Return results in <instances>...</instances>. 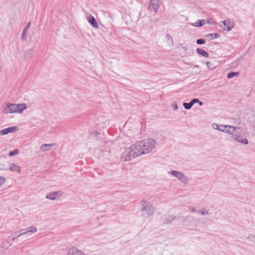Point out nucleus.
Here are the masks:
<instances>
[{"label": "nucleus", "mask_w": 255, "mask_h": 255, "mask_svg": "<svg viewBox=\"0 0 255 255\" xmlns=\"http://www.w3.org/2000/svg\"><path fill=\"white\" fill-rule=\"evenodd\" d=\"M155 143V140L151 138L145 139L136 142L138 155H141L150 152L154 148Z\"/></svg>", "instance_id": "nucleus-1"}, {"label": "nucleus", "mask_w": 255, "mask_h": 255, "mask_svg": "<svg viewBox=\"0 0 255 255\" xmlns=\"http://www.w3.org/2000/svg\"><path fill=\"white\" fill-rule=\"evenodd\" d=\"M137 147L135 143L133 145H130L129 147L126 148L125 150L122 154V159L125 161H129L134 158L135 157L139 156Z\"/></svg>", "instance_id": "nucleus-2"}, {"label": "nucleus", "mask_w": 255, "mask_h": 255, "mask_svg": "<svg viewBox=\"0 0 255 255\" xmlns=\"http://www.w3.org/2000/svg\"><path fill=\"white\" fill-rule=\"evenodd\" d=\"M141 210L142 216L144 218H148L152 215L154 212V207L149 202L143 201Z\"/></svg>", "instance_id": "nucleus-3"}, {"label": "nucleus", "mask_w": 255, "mask_h": 255, "mask_svg": "<svg viewBox=\"0 0 255 255\" xmlns=\"http://www.w3.org/2000/svg\"><path fill=\"white\" fill-rule=\"evenodd\" d=\"M170 174L174 177L178 178L182 183L187 184L189 182V179L183 173L180 171L172 170Z\"/></svg>", "instance_id": "nucleus-4"}, {"label": "nucleus", "mask_w": 255, "mask_h": 255, "mask_svg": "<svg viewBox=\"0 0 255 255\" xmlns=\"http://www.w3.org/2000/svg\"><path fill=\"white\" fill-rule=\"evenodd\" d=\"M63 192L61 191H54L46 194V198L51 200H58L63 195Z\"/></svg>", "instance_id": "nucleus-5"}, {"label": "nucleus", "mask_w": 255, "mask_h": 255, "mask_svg": "<svg viewBox=\"0 0 255 255\" xmlns=\"http://www.w3.org/2000/svg\"><path fill=\"white\" fill-rule=\"evenodd\" d=\"M232 138L235 141L240 142L244 144H248L249 141L248 139L244 138L238 130H236L235 133L232 136Z\"/></svg>", "instance_id": "nucleus-6"}, {"label": "nucleus", "mask_w": 255, "mask_h": 255, "mask_svg": "<svg viewBox=\"0 0 255 255\" xmlns=\"http://www.w3.org/2000/svg\"><path fill=\"white\" fill-rule=\"evenodd\" d=\"M67 255H86L82 251L74 247H69L67 250Z\"/></svg>", "instance_id": "nucleus-7"}, {"label": "nucleus", "mask_w": 255, "mask_h": 255, "mask_svg": "<svg viewBox=\"0 0 255 255\" xmlns=\"http://www.w3.org/2000/svg\"><path fill=\"white\" fill-rule=\"evenodd\" d=\"M159 0H150L148 4V9L156 12L159 8Z\"/></svg>", "instance_id": "nucleus-8"}, {"label": "nucleus", "mask_w": 255, "mask_h": 255, "mask_svg": "<svg viewBox=\"0 0 255 255\" xmlns=\"http://www.w3.org/2000/svg\"><path fill=\"white\" fill-rule=\"evenodd\" d=\"M16 104H9L7 105V107H6L4 112L5 113H16Z\"/></svg>", "instance_id": "nucleus-9"}, {"label": "nucleus", "mask_w": 255, "mask_h": 255, "mask_svg": "<svg viewBox=\"0 0 255 255\" xmlns=\"http://www.w3.org/2000/svg\"><path fill=\"white\" fill-rule=\"evenodd\" d=\"M88 21L94 27L98 28L99 25L95 18L91 14H89L87 16Z\"/></svg>", "instance_id": "nucleus-10"}, {"label": "nucleus", "mask_w": 255, "mask_h": 255, "mask_svg": "<svg viewBox=\"0 0 255 255\" xmlns=\"http://www.w3.org/2000/svg\"><path fill=\"white\" fill-rule=\"evenodd\" d=\"M240 129H241L240 127H233L232 126H228L227 125V128L225 129L224 132L229 133L233 136V134H234V133H235V131H236V130H238Z\"/></svg>", "instance_id": "nucleus-11"}, {"label": "nucleus", "mask_w": 255, "mask_h": 255, "mask_svg": "<svg viewBox=\"0 0 255 255\" xmlns=\"http://www.w3.org/2000/svg\"><path fill=\"white\" fill-rule=\"evenodd\" d=\"M8 170L12 171L17 172L18 173H20L21 172V168L20 166L16 165L15 164L11 163L9 165Z\"/></svg>", "instance_id": "nucleus-12"}, {"label": "nucleus", "mask_w": 255, "mask_h": 255, "mask_svg": "<svg viewBox=\"0 0 255 255\" xmlns=\"http://www.w3.org/2000/svg\"><path fill=\"white\" fill-rule=\"evenodd\" d=\"M26 230H27V231H25L24 233H20V234H19L17 236V237H19L22 235H25V234L29 233H31V234L34 233L37 231V229L36 227L35 226H31V227L28 228L26 229Z\"/></svg>", "instance_id": "nucleus-13"}, {"label": "nucleus", "mask_w": 255, "mask_h": 255, "mask_svg": "<svg viewBox=\"0 0 255 255\" xmlns=\"http://www.w3.org/2000/svg\"><path fill=\"white\" fill-rule=\"evenodd\" d=\"M16 113H21L24 110L26 109L27 106L25 104H16Z\"/></svg>", "instance_id": "nucleus-14"}, {"label": "nucleus", "mask_w": 255, "mask_h": 255, "mask_svg": "<svg viewBox=\"0 0 255 255\" xmlns=\"http://www.w3.org/2000/svg\"><path fill=\"white\" fill-rule=\"evenodd\" d=\"M175 219V216L173 215H166L163 218V223L168 224L171 223Z\"/></svg>", "instance_id": "nucleus-15"}, {"label": "nucleus", "mask_w": 255, "mask_h": 255, "mask_svg": "<svg viewBox=\"0 0 255 255\" xmlns=\"http://www.w3.org/2000/svg\"><path fill=\"white\" fill-rule=\"evenodd\" d=\"M54 145V143L52 144H43L40 147V149L41 151L45 152L50 149V147Z\"/></svg>", "instance_id": "nucleus-16"}, {"label": "nucleus", "mask_w": 255, "mask_h": 255, "mask_svg": "<svg viewBox=\"0 0 255 255\" xmlns=\"http://www.w3.org/2000/svg\"><path fill=\"white\" fill-rule=\"evenodd\" d=\"M196 52L199 55H200L202 56L203 57H208L209 56V54L207 52H206L205 50H203L201 48H198L196 49Z\"/></svg>", "instance_id": "nucleus-17"}, {"label": "nucleus", "mask_w": 255, "mask_h": 255, "mask_svg": "<svg viewBox=\"0 0 255 255\" xmlns=\"http://www.w3.org/2000/svg\"><path fill=\"white\" fill-rule=\"evenodd\" d=\"M34 53L33 49H29L25 51L24 53V57L25 59H29L31 57Z\"/></svg>", "instance_id": "nucleus-18"}, {"label": "nucleus", "mask_w": 255, "mask_h": 255, "mask_svg": "<svg viewBox=\"0 0 255 255\" xmlns=\"http://www.w3.org/2000/svg\"><path fill=\"white\" fill-rule=\"evenodd\" d=\"M30 24V22H29L27 25L24 27L21 35V38L22 40H24L26 38L27 31L29 28Z\"/></svg>", "instance_id": "nucleus-19"}, {"label": "nucleus", "mask_w": 255, "mask_h": 255, "mask_svg": "<svg viewBox=\"0 0 255 255\" xmlns=\"http://www.w3.org/2000/svg\"><path fill=\"white\" fill-rule=\"evenodd\" d=\"M18 128L16 126L11 127L5 128L6 134L9 133L14 132L18 130Z\"/></svg>", "instance_id": "nucleus-20"}, {"label": "nucleus", "mask_w": 255, "mask_h": 255, "mask_svg": "<svg viewBox=\"0 0 255 255\" xmlns=\"http://www.w3.org/2000/svg\"><path fill=\"white\" fill-rule=\"evenodd\" d=\"M206 37L210 38L212 40L213 39L219 37L220 34L217 33H209L206 35Z\"/></svg>", "instance_id": "nucleus-21"}, {"label": "nucleus", "mask_w": 255, "mask_h": 255, "mask_svg": "<svg viewBox=\"0 0 255 255\" xmlns=\"http://www.w3.org/2000/svg\"><path fill=\"white\" fill-rule=\"evenodd\" d=\"M229 20H224L223 21H222V23L223 24H224V25L225 26H226L227 27V28H226V30L228 31L231 30V29H232V28L233 27V26L232 25V26H230V25H227L229 24Z\"/></svg>", "instance_id": "nucleus-22"}, {"label": "nucleus", "mask_w": 255, "mask_h": 255, "mask_svg": "<svg viewBox=\"0 0 255 255\" xmlns=\"http://www.w3.org/2000/svg\"><path fill=\"white\" fill-rule=\"evenodd\" d=\"M239 74V72H230L228 74L227 78L229 79H230V78L235 77L236 76H238Z\"/></svg>", "instance_id": "nucleus-23"}, {"label": "nucleus", "mask_w": 255, "mask_h": 255, "mask_svg": "<svg viewBox=\"0 0 255 255\" xmlns=\"http://www.w3.org/2000/svg\"><path fill=\"white\" fill-rule=\"evenodd\" d=\"M205 23V20H198L195 23L194 25L195 26H201Z\"/></svg>", "instance_id": "nucleus-24"}, {"label": "nucleus", "mask_w": 255, "mask_h": 255, "mask_svg": "<svg viewBox=\"0 0 255 255\" xmlns=\"http://www.w3.org/2000/svg\"><path fill=\"white\" fill-rule=\"evenodd\" d=\"M183 106L185 109L189 110L192 108L193 105L190 101L189 103H184Z\"/></svg>", "instance_id": "nucleus-25"}, {"label": "nucleus", "mask_w": 255, "mask_h": 255, "mask_svg": "<svg viewBox=\"0 0 255 255\" xmlns=\"http://www.w3.org/2000/svg\"><path fill=\"white\" fill-rule=\"evenodd\" d=\"M19 150L18 149H15L13 151H11L8 153V155L9 156H13L15 155L18 154Z\"/></svg>", "instance_id": "nucleus-26"}, {"label": "nucleus", "mask_w": 255, "mask_h": 255, "mask_svg": "<svg viewBox=\"0 0 255 255\" xmlns=\"http://www.w3.org/2000/svg\"><path fill=\"white\" fill-rule=\"evenodd\" d=\"M206 65L208 68L210 69L213 70L215 68V66L213 65V64L209 61L206 62Z\"/></svg>", "instance_id": "nucleus-27"}, {"label": "nucleus", "mask_w": 255, "mask_h": 255, "mask_svg": "<svg viewBox=\"0 0 255 255\" xmlns=\"http://www.w3.org/2000/svg\"><path fill=\"white\" fill-rule=\"evenodd\" d=\"M227 128V125H219L218 130L223 132H225V129Z\"/></svg>", "instance_id": "nucleus-28"}, {"label": "nucleus", "mask_w": 255, "mask_h": 255, "mask_svg": "<svg viewBox=\"0 0 255 255\" xmlns=\"http://www.w3.org/2000/svg\"><path fill=\"white\" fill-rule=\"evenodd\" d=\"M206 42V41L204 39H203V38H200V39H198L196 40V43L197 44H205Z\"/></svg>", "instance_id": "nucleus-29"}, {"label": "nucleus", "mask_w": 255, "mask_h": 255, "mask_svg": "<svg viewBox=\"0 0 255 255\" xmlns=\"http://www.w3.org/2000/svg\"><path fill=\"white\" fill-rule=\"evenodd\" d=\"M166 37V40L168 42L171 43H173L172 38L170 35L167 34Z\"/></svg>", "instance_id": "nucleus-30"}, {"label": "nucleus", "mask_w": 255, "mask_h": 255, "mask_svg": "<svg viewBox=\"0 0 255 255\" xmlns=\"http://www.w3.org/2000/svg\"><path fill=\"white\" fill-rule=\"evenodd\" d=\"M197 212L202 215H206L209 214V212L208 211H205L203 210H198L197 211Z\"/></svg>", "instance_id": "nucleus-31"}, {"label": "nucleus", "mask_w": 255, "mask_h": 255, "mask_svg": "<svg viewBox=\"0 0 255 255\" xmlns=\"http://www.w3.org/2000/svg\"><path fill=\"white\" fill-rule=\"evenodd\" d=\"M6 179L5 177L0 176V187L5 182Z\"/></svg>", "instance_id": "nucleus-32"}, {"label": "nucleus", "mask_w": 255, "mask_h": 255, "mask_svg": "<svg viewBox=\"0 0 255 255\" xmlns=\"http://www.w3.org/2000/svg\"><path fill=\"white\" fill-rule=\"evenodd\" d=\"M171 107L174 110H176L178 109V106H177V104H176V103H172L171 105Z\"/></svg>", "instance_id": "nucleus-33"}, {"label": "nucleus", "mask_w": 255, "mask_h": 255, "mask_svg": "<svg viewBox=\"0 0 255 255\" xmlns=\"http://www.w3.org/2000/svg\"><path fill=\"white\" fill-rule=\"evenodd\" d=\"M191 102L193 106L194 104L198 103V102H199V100L198 99H196V98L193 99L192 100H191Z\"/></svg>", "instance_id": "nucleus-34"}, {"label": "nucleus", "mask_w": 255, "mask_h": 255, "mask_svg": "<svg viewBox=\"0 0 255 255\" xmlns=\"http://www.w3.org/2000/svg\"><path fill=\"white\" fill-rule=\"evenodd\" d=\"M254 239H255V235H250L248 238V239L251 241H253Z\"/></svg>", "instance_id": "nucleus-35"}, {"label": "nucleus", "mask_w": 255, "mask_h": 255, "mask_svg": "<svg viewBox=\"0 0 255 255\" xmlns=\"http://www.w3.org/2000/svg\"><path fill=\"white\" fill-rule=\"evenodd\" d=\"M188 209L192 212H194L196 211L195 208L193 206H188Z\"/></svg>", "instance_id": "nucleus-36"}, {"label": "nucleus", "mask_w": 255, "mask_h": 255, "mask_svg": "<svg viewBox=\"0 0 255 255\" xmlns=\"http://www.w3.org/2000/svg\"><path fill=\"white\" fill-rule=\"evenodd\" d=\"M5 134H6V133L5 128L0 130V135H5Z\"/></svg>", "instance_id": "nucleus-37"}, {"label": "nucleus", "mask_w": 255, "mask_h": 255, "mask_svg": "<svg viewBox=\"0 0 255 255\" xmlns=\"http://www.w3.org/2000/svg\"><path fill=\"white\" fill-rule=\"evenodd\" d=\"M212 127L214 128V129H218V128L219 127V125H218V124H213L212 125Z\"/></svg>", "instance_id": "nucleus-38"}, {"label": "nucleus", "mask_w": 255, "mask_h": 255, "mask_svg": "<svg viewBox=\"0 0 255 255\" xmlns=\"http://www.w3.org/2000/svg\"><path fill=\"white\" fill-rule=\"evenodd\" d=\"M8 169L6 167H5L4 165H1L0 166V170H7Z\"/></svg>", "instance_id": "nucleus-39"}, {"label": "nucleus", "mask_w": 255, "mask_h": 255, "mask_svg": "<svg viewBox=\"0 0 255 255\" xmlns=\"http://www.w3.org/2000/svg\"><path fill=\"white\" fill-rule=\"evenodd\" d=\"M198 103L199 104L200 106H202L203 105V102L200 101V100H199V102H198Z\"/></svg>", "instance_id": "nucleus-40"}, {"label": "nucleus", "mask_w": 255, "mask_h": 255, "mask_svg": "<svg viewBox=\"0 0 255 255\" xmlns=\"http://www.w3.org/2000/svg\"><path fill=\"white\" fill-rule=\"evenodd\" d=\"M24 230H25V229H22V230H20V231H19V234H20V233H23V231H24Z\"/></svg>", "instance_id": "nucleus-41"}, {"label": "nucleus", "mask_w": 255, "mask_h": 255, "mask_svg": "<svg viewBox=\"0 0 255 255\" xmlns=\"http://www.w3.org/2000/svg\"><path fill=\"white\" fill-rule=\"evenodd\" d=\"M16 238H18L17 236L16 237H14L12 239V241L13 242L15 241V240L16 239Z\"/></svg>", "instance_id": "nucleus-42"}]
</instances>
